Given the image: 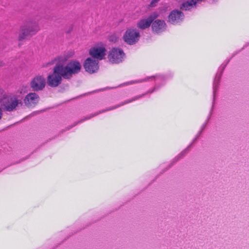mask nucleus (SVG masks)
Segmentation results:
<instances>
[{
  "label": "nucleus",
  "instance_id": "4",
  "mask_svg": "<svg viewBox=\"0 0 249 249\" xmlns=\"http://www.w3.org/2000/svg\"><path fill=\"white\" fill-rule=\"evenodd\" d=\"M62 70L58 63L54 67L53 73L47 77V83L50 87H56L61 84L63 77Z\"/></svg>",
  "mask_w": 249,
  "mask_h": 249
},
{
  "label": "nucleus",
  "instance_id": "6",
  "mask_svg": "<svg viewBox=\"0 0 249 249\" xmlns=\"http://www.w3.org/2000/svg\"><path fill=\"white\" fill-rule=\"evenodd\" d=\"M125 53L123 50L118 48H113L108 55V60L112 63H119L123 60Z\"/></svg>",
  "mask_w": 249,
  "mask_h": 249
},
{
  "label": "nucleus",
  "instance_id": "20",
  "mask_svg": "<svg viewBox=\"0 0 249 249\" xmlns=\"http://www.w3.org/2000/svg\"><path fill=\"white\" fill-rule=\"evenodd\" d=\"M3 65H4V63L1 61H0V67L3 66Z\"/></svg>",
  "mask_w": 249,
  "mask_h": 249
},
{
  "label": "nucleus",
  "instance_id": "14",
  "mask_svg": "<svg viewBox=\"0 0 249 249\" xmlns=\"http://www.w3.org/2000/svg\"><path fill=\"white\" fill-rule=\"evenodd\" d=\"M197 1L196 0H191L183 3L180 9L184 10H190L193 5H196Z\"/></svg>",
  "mask_w": 249,
  "mask_h": 249
},
{
  "label": "nucleus",
  "instance_id": "17",
  "mask_svg": "<svg viewBox=\"0 0 249 249\" xmlns=\"http://www.w3.org/2000/svg\"><path fill=\"white\" fill-rule=\"evenodd\" d=\"M145 81L146 80H139V81H132L129 82V84H135V83H141V82H143Z\"/></svg>",
  "mask_w": 249,
  "mask_h": 249
},
{
  "label": "nucleus",
  "instance_id": "19",
  "mask_svg": "<svg viewBox=\"0 0 249 249\" xmlns=\"http://www.w3.org/2000/svg\"><path fill=\"white\" fill-rule=\"evenodd\" d=\"M3 93V90L1 89H0V100L2 98V95Z\"/></svg>",
  "mask_w": 249,
  "mask_h": 249
},
{
  "label": "nucleus",
  "instance_id": "13",
  "mask_svg": "<svg viewBox=\"0 0 249 249\" xmlns=\"http://www.w3.org/2000/svg\"><path fill=\"white\" fill-rule=\"evenodd\" d=\"M151 28L153 32L160 34L166 30V24L163 20L155 19L152 23Z\"/></svg>",
  "mask_w": 249,
  "mask_h": 249
},
{
  "label": "nucleus",
  "instance_id": "16",
  "mask_svg": "<svg viewBox=\"0 0 249 249\" xmlns=\"http://www.w3.org/2000/svg\"><path fill=\"white\" fill-rule=\"evenodd\" d=\"M160 0H152L150 4V7H155L157 3Z\"/></svg>",
  "mask_w": 249,
  "mask_h": 249
},
{
  "label": "nucleus",
  "instance_id": "7",
  "mask_svg": "<svg viewBox=\"0 0 249 249\" xmlns=\"http://www.w3.org/2000/svg\"><path fill=\"white\" fill-rule=\"evenodd\" d=\"M46 85V79L44 76L37 75L35 76L30 81V87L33 91H38L43 90Z\"/></svg>",
  "mask_w": 249,
  "mask_h": 249
},
{
  "label": "nucleus",
  "instance_id": "11",
  "mask_svg": "<svg viewBox=\"0 0 249 249\" xmlns=\"http://www.w3.org/2000/svg\"><path fill=\"white\" fill-rule=\"evenodd\" d=\"M99 61L91 58H88L85 61L84 67L85 71L89 73H93L96 72L99 69Z\"/></svg>",
  "mask_w": 249,
  "mask_h": 249
},
{
  "label": "nucleus",
  "instance_id": "15",
  "mask_svg": "<svg viewBox=\"0 0 249 249\" xmlns=\"http://www.w3.org/2000/svg\"><path fill=\"white\" fill-rule=\"evenodd\" d=\"M54 61H56L58 62H65L67 61V58H63V56H58L57 58H55Z\"/></svg>",
  "mask_w": 249,
  "mask_h": 249
},
{
  "label": "nucleus",
  "instance_id": "10",
  "mask_svg": "<svg viewBox=\"0 0 249 249\" xmlns=\"http://www.w3.org/2000/svg\"><path fill=\"white\" fill-rule=\"evenodd\" d=\"M106 52V49L104 46H96L89 50V53L93 58H96L97 59V60H99L104 58Z\"/></svg>",
  "mask_w": 249,
  "mask_h": 249
},
{
  "label": "nucleus",
  "instance_id": "3",
  "mask_svg": "<svg viewBox=\"0 0 249 249\" xmlns=\"http://www.w3.org/2000/svg\"><path fill=\"white\" fill-rule=\"evenodd\" d=\"M57 63L62 69V75L65 79H70L72 75L79 73L82 68L80 63L77 60L70 61L65 67L62 64Z\"/></svg>",
  "mask_w": 249,
  "mask_h": 249
},
{
  "label": "nucleus",
  "instance_id": "2",
  "mask_svg": "<svg viewBox=\"0 0 249 249\" xmlns=\"http://www.w3.org/2000/svg\"><path fill=\"white\" fill-rule=\"evenodd\" d=\"M21 104V101L16 95L4 96L0 100V106L8 112L16 110L18 106Z\"/></svg>",
  "mask_w": 249,
  "mask_h": 249
},
{
  "label": "nucleus",
  "instance_id": "8",
  "mask_svg": "<svg viewBox=\"0 0 249 249\" xmlns=\"http://www.w3.org/2000/svg\"><path fill=\"white\" fill-rule=\"evenodd\" d=\"M159 17L157 12H154L150 14L147 18H142L137 23V27L141 30H144L149 28L153 21Z\"/></svg>",
  "mask_w": 249,
  "mask_h": 249
},
{
  "label": "nucleus",
  "instance_id": "18",
  "mask_svg": "<svg viewBox=\"0 0 249 249\" xmlns=\"http://www.w3.org/2000/svg\"><path fill=\"white\" fill-rule=\"evenodd\" d=\"M3 116V110L2 108L0 107V120L2 119Z\"/></svg>",
  "mask_w": 249,
  "mask_h": 249
},
{
  "label": "nucleus",
  "instance_id": "1",
  "mask_svg": "<svg viewBox=\"0 0 249 249\" xmlns=\"http://www.w3.org/2000/svg\"><path fill=\"white\" fill-rule=\"evenodd\" d=\"M39 30L40 27L37 21L32 19L27 20L20 27L18 40L19 42H22L29 39Z\"/></svg>",
  "mask_w": 249,
  "mask_h": 249
},
{
  "label": "nucleus",
  "instance_id": "9",
  "mask_svg": "<svg viewBox=\"0 0 249 249\" xmlns=\"http://www.w3.org/2000/svg\"><path fill=\"white\" fill-rule=\"evenodd\" d=\"M40 97L36 92L27 94L23 99L25 106L28 108H34L39 103Z\"/></svg>",
  "mask_w": 249,
  "mask_h": 249
},
{
  "label": "nucleus",
  "instance_id": "5",
  "mask_svg": "<svg viewBox=\"0 0 249 249\" xmlns=\"http://www.w3.org/2000/svg\"><path fill=\"white\" fill-rule=\"evenodd\" d=\"M140 38L139 31L136 29H127L123 35L124 41L130 45L135 44L138 42Z\"/></svg>",
  "mask_w": 249,
  "mask_h": 249
},
{
  "label": "nucleus",
  "instance_id": "12",
  "mask_svg": "<svg viewBox=\"0 0 249 249\" xmlns=\"http://www.w3.org/2000/svg\"><path fill=\"white\" fill-rule=\"evenodd\" d=\"M183 17L184 15L182 12L178 10H174L168 16V22L173 24H177L182 21Z\"/></svg>",
  "mask_w": 249,
  "mask_h": 249
}]
</instances>
